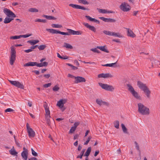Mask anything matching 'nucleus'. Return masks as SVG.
<instances>
[{
    "label": "nucleus",
    "mask_w": 160,
    "mask_h": 160,
    "mask_svg": "<svg viewBox=\"0 0 160 160\" xmlns=\"http://www.w3.org/2000/svg\"><path fill=\"white\" fill-rule=\"evenodd\" d=\"M120 9L124 12H128L131 9L130 6L127 3L124 2L120 6Z\"/></svg>",
    "instance_id": "423d86ee"
},
{
    "label": "nucleus",
    "mask_w": 160,
    "mask_h": 160,
    "mask_svg": "<svg viewBox=\"0 0 160 160\" xmlns=\"http://www.w3.org/2000/svg\"><path fill=\"white\" fill-rule=\"evenodd\" d=\"M10 153L12 155H17L18 153L16 152L14 149V147L13 146L12 148L9 151Z\"/></svg>",
    "instance_id": "4be33fe9"
},
{
    "label": "nucleus",
    "mask_w": 160,
    "mask_h": 160,
    "mask_svg": "<svg viewBox=\"0 0 160 160\" xmlns=\"http://www.w3.org/2000/svg\"><path fill=\"white\" fill-rule=\"evenodd\" d=\"M67 64L68 66L71 67L72 69L73 70H77L78 68L77 67L72 65L71 64L69 63H67Z\"/></svg>",
    "instance_id": "c03bdc74"
},
{
    "label": "nucleus",
    "mask_w": 160,
    "mask_h": 160,
    "mask_svg": "<svg viewBox=\"0 0 160 160\" xmlns=\"http://www.w3.org/2000/svg\"><path fill=\"white\" fill-rule=\"evenodd\" d=\"M117 61L116 62H115L114 63H112L110 64H107L104 65H102V66L106 67H117V66L115 65Z\"/></svg>",
    "instance_id": "b1692460"
},
{
    "label": "nucleus",
    "mask_w": 160,
    "mask_h": 160,
    "mask_svg": "<svg viewBox=\"0 0 160 160\" xmlns=\"http://www.w3.org/2000/svg\"><path fill=\"white\" fill-rule=\"evenodd\" d=\"M138 85L139 88L142 90L147 87L146 84L143 83L140 81L138 82Z\"/></svg>",
    "instance_id": "dca6fc26"
},
{
    "label": "nucleus",
    "mask_w": 160,
    "mask_h": 160,
    "mask_svg": "<svg viewBox=\"0 0 160 160\" xmlns=\"http://www.w3.org/2000/svg\"><path fill=\"white\" fill-rule=\"evenodd\" d=\"M32 51V49H30L27 50H24V52L26 53H29L30 52H31Z\"/></svg>",
    "instance_id": "e2e57ef3"
},
{
    "label": "nucleus",
    "mask_w": 160,
    "mask_h": 160,
    "mask_svg": "<svg viewBox=\"0 0 160 160\" xmlns=\"http://www.w3.org/2000/svg\"><path fill=\"white\" fill-rule=\"evenodd\" d=\"M11 55L10 58V63L11 65H12L16 60V52L15 51V48L12 46L11 47Z\"/></svg>",
    "instance_id": "20e7f679"
},
{
    "label": "nucleus",
    "mask_w": 160,
    "mask_h": 160,
    "mask_svg": "<svg viewBox=\"0 0 160 160\" xmlns=\"http://www.w3.org/2000/svg\"><path fill=\"white\" fill-rule=\"evenodd\" d=\"M91 147H89L88 148V149H87L86 152H85L84 156H86V158H88V156L90 155V154L91 152Z\"/></svg>",
    "instance_id": "412c9836"
},
{
    "label": "nucleus",
    "mask_w": 160,
    "mask_h": 160,
    "mask_svg": "<svg viewBox=\"0 0 160 160\" xmlns=\"http://www.w3.org/2000/svg\"><path fill=\"white\" fill-rule=\"evenodd\" d=\"M63 47H66L67 48H69L70 49H72L73 48L72 46L70 44L67 43L66 42H64V45L63 46Z\"/></svg>",
    "instance_id": "7c9ffc66"
},
{
    "label": "nucleus",
    "mask_w": 160,
    "mask_h": 160,
    "mask_svg": "<svg viewBox=\"0 0 160 160\" xmlns=\"http://www.w3.org/2000/svg\"><path fill=\"white\" fill-rule=\"evenodd\" d=\"M59 89L58 86L57 85L52 88V90L54 92H56L58 91Z\"/></svg>",
    "instance_id": "79ce46f5"
},
{
    "label": "nucleus",
    "mask_w": 160,
    "mask_h": 160,
    "mask_svg": "<svg viewBox=\"0 0 160 160\" xmlns=\"http://www.w3.org/2000/svg\"><path fill=\"white\" fill-rule=\"evenodd\" d=\"M13 20V18H6L4 20V22L5 23H8L10 22L12 20Z\"/></svg>",
    "instance_id": "c756f323"
},
{
    "label": "nucleus",
    "mask_w": 160,
    "mask_h": 160,
    "mask_svg": "<svg viewBox=\"0 0 160 160\" xmlns=\"http://www.w3.org/2000/svg\"><path fill=\"white\" fill-rule=\"evenodd\" d=\"M74 63H75L76 65L78 67L79 66V64L77 60H75L74 61Z\"/></svg>",
    "instance_id": "052dcab7"
},
{
    "label": "nucleus",
    "mask_w": 160,
    "mask_h": 160,
    "mask_svg": "<svg viewBox=\"0 0 160 160\" xmlns=\"http://www.w3.org/2000/svg\"><path fill=\"white\" fill-rule=\"evenodd\" d=\"M99 18L105 22H114L116 21L115 19L112 18H105L104 17H100Z\"/></svg>",
    "instance_id": "f8f14e48"
},
{
    "label": "nucleus",
    "mask_w": 160,
    "mask_h": 160,
    "mask_svg": "<svg viewBox=\"0 0 160 160\" xmlns=\"http://www.w3.org/2000/svg\"><path fill=\"white\" fill-rule=\"evenodd\" d=\"M127 85L128 88V90L130 92L132 96L136 99L141 100V97L139 95L138 93L134 90L133 87L129 84H127Z\"/></svg>",
    "instance_id": "7ed1b4c3"
},
{
    "label": "nucleus",
    "mask_w": 160,
    "mask_h": 160,
    "mask_svg": "<svg viewBox=\"0 0 160 160\" xmlns=\"http://www.w3.org/2000/svg\"><path fill=\"white\" fill-rule=\"evenodd\" d=\"M79 137V135L77 134H76L74 136V137H73V139L74 140H75L76 139H77L78 138V137Z\"/></svg>",
    "instance_id": "69168bd1"
},
{
    "label": "nucleus",
    "mask_w": 160,
    "mask_h": 160,
    "mask_svg": "<svg viewBox=\"0 0 160 160\" xmlns=\"http://www.w3.org/2000/svg\"><path fill=\"white\" fill-rule=\"evenodd\" d=\"M85 17L87 18V19H88L90 21H93L97 22L98 24H100V22L99 21H98V20L96 19L95 18H92L90 16L87 15Z\"/></svg>",
    "instance_id": "a211bd4d"
},
{
    "label": "nucleus",
    "mask_w": 160,
    "mask_h": 160,
    "mask_svg": "<svg viewBox=\"0 0 160 160\" xmlns=\"http://www.w3.org/2000/svg\"><path fill=\"white\" fill-rule=\"evenodd\" d=\"M14 111V110L10 108H8L7 109H6L5 110V112H11Z\"/></svg>",
    "instance_id": "603ef678"
},
{
    "label": "nucleus",
    "mask_w": 160,
    "mask_h": 160,
    "mask_svg": "<svg viewBox=\"0 0 160 160\" xmlns=\"http://www.w3.org/2000/svg\"><path fill=\"white\" fill-rule=\"evenodd\" d=\"M113 76L110 73H104V78H111Z\"/></svg>",
    "instance_id": "72a5a7b5"
},
{
    "label": "nucleus",
    "mask_w": 160,
    "mask_h": 160,
    "mask_svg": "<svg viewBox=\"0 0 160 160\" xmlns=\"http://www.w3.org/2000/svg\"><path fill=\"white\" fill-rule=\"evenodd\" d=\"M68 77L71 78H74L75 79V78H76V77L70 74H69L68 75Z\"/></svg>",
    "instance_id": "bf43d9fd"
},
{
    "label": "nucleus",
    "mask_w": 160,
    "mask_h": 160,
    "mask_svg": "<svg viewBox=\"0 0 160 160\" xmlns=\"http://www.w3.org/2000/svg\"><path fill=\"white\" fill-rule=\"evenodd\" d=\"M36 66H37V67H43L42 62H41L40 63H38L37 62V64H36Z\"/></svg>",
    "instance_id": "6e6d98bb"
},
{
    "label": "nucleus",
    "mask_w": 160,
    "mask_h": 160,
    "mask_svg": "<svg viewBox=\"0 0 160 160\" xmlns=\"http://www.w3.org/2000/svg\"><path fill=\"white\" fill-rule=\"evenodd\" d=\"M112 36L115 37H118L119 38L122 37V36L119 33H116L115 32H112Z\"/></svg>",
    "instance_id": "473e14b6"
},
{
    "label": "nucleus",
    "mask_w": 160,
    "mask_h": 160,
    "mask_svg": "<svg viewBox=\"0 0 160 160\" xmlns=\"http://www.w3.org/2000/svg\"><path fill=\"white\" fill-rule=\"evenodd\" d=\"M32 34H28L25 35H20V38H26L32 36Z\"/></svg>",
    "instance_id": "a18cd8bd"
},
{
    "label": "nucleus",
    "mask_w": 160,
    "mask_h": 160,
    "mask_svg": "<svg viewBox=\"0 0 160 160\" xmlns=\"http://www.w3.org/2000/svg\"><path fill=\"white\" fill-rule=\"evenodd\" d=\"M69 6L71 7L72 8H75L76 9H81L83 10H86L87 11H89L90 9L88 8H86L83 7L81 6L80 5L77 4H70Z\"/></svg>",
    "instance_id": "9d476101"
},
{
    "label": "nucleus",
    "mask_w": 160,
    "mask_h": 160,
    "mask_svg": "<svg viewBox=\"0 0 160 160\" xmlns=\"http://www.w3.org/2000/svg\"><path fill=\"white\" fill-rule=\"evenodd\" d=\"M98 12L102 13H107V10L105 9L98 8Z\"/></svg>",
    "instance_id": "4c0bfd02"
},
{
    "label": "nucleus",
    "mask_w": 160,
    "mask_h": 160,
    "mask_svg": "<svg viewBox=\"0 0 160 160\" xmlns=\"http://www.w3.org/2000/svg\"><path fill=\"white\" fill-rule=\"evenodd\" d=\"M83 24L85 26L88 28L89 30L94 32H96V29L94 27L90 25L87 23H83Z\"/></svg>",
    "instance_id": "4468645a"
},
{
    "label": "nucleus",
    "mask_w": 160,
    "mask_h": 160,
    "mask_svg": "<svg viewBox=\"0 0 160 160\" xmlns=\"http://www.w3.org/2000/svg\"><path fill=\"white\" fill-rule=\"evenodd\" d=\"M96 102L100 106L102 105H105L107 106H108L109 105V103L108 102L103 101L99 99H97Z\"/></svg>",
    "instance_id": "ddd939ff"
},
{
    "label": "nucleus",
    "mask_w": 160,
    "mask_h": 160,
    "mask_svg": "<svg viewBox=\"0 0 160 160\" xmlns=\"http://www.w3.org/2000/svg\"><path fill=\"white\" fill-rule=\"evenodd\" d=\"M20 38V36H11L10 37V39H19Z\"/></svg>",
    "instance_id": "a19ab883"
},
{
    "label": "nucleus",
    "mask_w": 160,
    "mask_h": 160,
    "mask_svg": "<svg viewBox=\"0 0 160 160\" xmlns=\"http://www.w3.org/2000/svg\"><path fill=\"white\" fill-rule=\"evenodd\" d=\"M26 127L29 137L30 138L34 137L35 135V132L32 128L30 127L28 123H27Z\"/></svg>",
    "instance_id": "0eeeda50"
},
{
    "label": "nucleus",
    "mask_w": 160,
    "mask_h": 160,
    "mask_svg": "<svg viewBox=\"0 0 160 160\" xmlns=\"http://www.w3.org/2000/svg\"><path fill=\"white\" fill-rule=\"evenodd\" d=\"M3 12L9 17L15 18L16 17L15 14L9 9L4 8Z\"/></svg>",
    "instance_id": "6e6552de"
},
{
    "label": "nucleus",
    "mask_w": 160,
    "mask_h": 160,
    "mask_svg": "<svg viewBox=\"0 0 160 160\" xmlns=\"http://www.w3.org/2000/svg\"><path fill=\"white\" fill-rule=\"evenodd\" d=\"M62 101L60 100L57 102V105L60 108H62L63 107L64 104L63 103Z\"/></svg>",
    "instance_id": "c85d7f7f"
},
{
    "label": "nucleus",
    "mask_w": 160,
    "mask_h": 160,
    "mask_svg": "<svg viewBox=\"0 0 160 160\" xmlns=\"http://www.w3.org/2000/svg\"><path fill=\"white\" fill-rule=\"evenodd\" d=\"M15 143L16 144V145H17V146L18 147H20V148H21V146L20 145V144L19 143L17 142L16 140H15Z\"/></svg>",
    "instance_id": "338daca9"
},
{
    "label": "nucleus",
    "mask_w": 160,
    "mask_h": 160,
    "mask_svg": "<svg viewBox=\"0 0 160 160\" xmlns=\"http://www.w3.org/2000/svg\"><path fill=\"white\" fill-rule=\"evenodd\" d=\"M143 91H144L147 98L150 99V93L151 92L149 90V89L147 87V88L143 90Z\"/></svg>",
    "instance_id": "2eb2a0df"
},
{
    "label": "nucleus",
    "mask_w": 160,
    "mask_h": 160,
    "mask_svg": "<svg viewBox=\"0 0 160 160\" xmlns=\"http://www.w3.org/2000/svg\"><path fill=\"white\" fill-rule=\"evenodd\" d=\"M44 103H45V104H44L43 106L45 108V109H48L49 107H48V104L46 103V102H45Z\"/></svg>",
    "instance_id": "4d7b16f0"
},
{
    "label": "nucleus",
    "mask_w": 160,
    "mask_h": 160,
    "mask_svg": "<svg viewBox=\"0 0 160 160\" xmlns=\"http://www.w3.org/2000/svg\"><path fill=\"white\" fill-rule=\"evenodd\" d=\"M28 11L32 12H38V9L34 8H31L28 10Z\"/></svg>",
    "instance_id": "2f4dec72"
},
{
    "label": "nucleus",
    "mask_w": 160,
    "mask_h": 160,
    "mask_svg": "<svg viewBox=\"0 0 160 160\" xmlns=\"http://www.w3.org/2000/svg\"><path fill=\"white\" fill-rule=\"evenodd\" d=\"M121 126L123 132L125 133L128 134V132L127 129L125 127L124 124L123 123H122L121 125Z\"/></svg>",
    "instance_id": "cd10ccee"
},
{
    "label": "nucleus",
    "mask_w": 160,
    "mask_h": 160,
    "mask_svg": "<svg viewBox=\"0 0 160 160\" xmlns=\"http://www.w3.org/2000/svg\"><path fill=\"white\" fill-rule=\"evenodd\" d=\"M52 28H61L62 26L61 25L52 24L51 25Z\"/></svg>",
    "instance_id": "e433bc0d"
},
{
    "label": "nucleus",
    "mask_w": 160,
    "mask_h": 160,
    "mask_svg": "<svg viewBox=\"0 0 160 160\" xmlns=\"http://www.w3.org/2000/svg\"><path fill=\"white\" fill-rule=\"evenodd\" d=\"M106 46H97V48L100 49L102 51H103L107 53H109V51L106 48Z\"/></svg>",
    "instance_id": "6ab92c4d"
},
{
    "label": "nucleus",
    "mask_w": 160,
    "mask_h": 160,
    "mask_svg": "<svg viewBox=\"0 0 160 160\" xmlns=\"http://www.w3.org/2000/svg\"><path fill=\"white\" fill-rule=\"evenodd\" d=\"M127 30V35L128 36L132 37L135 38L136 37V35L129 28H126Z\"/></svg>",
    "instance_id": "f3484780"
},
{
    "label": "nucleus",
    "mask_w": 160,
    "mask_h": 160,
    "mask_svg": "<svg viewBox=\"0 0 160 160\" xmlns=\"http://www.w3.org/2000/svg\"><path fill=\"white\" fill-rule=\"evenodd\" d=\"M43 66H47L48 65V62H42Z\"/></svg>",
    "instance_id": "774afa93"
},
{
    "label": "nucleus",
    "mask_w": 160,
    "mask_h": 160,
    "mask_svg": "<svg viewBox=\"0 0 160 160\" xmlns=\"http://www.w3.org/2000/svg\"><path fill=\"white\" fill-rule=\"evenodd\" d=\"M103 32L106 35H109V33L110 31H108L104 30L103 31Z\"/></svg>",
    "instance_id": "680f3d73"
},
{
    "label": "nucleus",
    "mask_w": 160,
    "mask_h": 160,
    "mask_svg": "<svg viewBox=\"0 0 160 160\" xmlns=\"http://www.w3.org/2000/svg\"><path fill=\"white\" fill-rule=\"evenodd\" d=\"M98 78H104V73H102L101 74H99L98 75Z\"/></svg>",
    "instance_id": "13d9d810"
},
{
    "label": "nucleus",
    "mask_w": 160,
    "mask_h": 160,
    "mask_svg": "<svg viewBox=\"0 0 160 160\" xmlns=\"http://www.w3.org/2000/svg\"><path fill=\"white\" fill-rule=\"evenodd\" d=\"M75 80V81L74 82L76 83L80 82H86V80L84 78L80 76L76 77Z\"/></svg>",
    "instance_id": "9b49d317"
},
{
    "label": "nucleus",
    "mask_w": 160,
    "mask_h": 160,
    "mask_svg": "<svg viewBox=\"0 0 160 160\" xmlns=\"http://www.w3.org/2000/svg\"><path fill=\"white\" fill-rule=\"evenodd\" d=\"M36 62H30L25 64H24V67H28V66H36Z\"/></svg>",
    "instance_id": "aec40b11"
},
{
    "label": "nucleus",
    "mask_w": 160,
    "mask_h": 160,
    "mask_svg": "<svg viewBox=\"0 0 160 160\" xmlns=\"http://www.w3.org/2000/svg\"><path fill=\"white\" fill-rule=\"evenodd\" d=\"M42 17L46 18L48 20H54L56 19V18L53 16H48L45 15H43Z\"/></svg>",
    "instance_id": "bb28decb"
},
{
    "label": "nucleus",
    "mask_w": 160,
    "mask_h": 160,
    "mask_svg": "<svg viewBox=\"0 0 160 160\" xmlns=\"http://www.w3.org/2000/svg\"><path fill=\"white\" fill-rule=\"evenodd\" d=\"M9 82L12 85L21 89H24V86L19 82L16 81L9 80Z\"/></svg>",
    "instance_id": "1a4fd4ad"
},
{
    "label": "nucleus",
    "mask_w": 160,
    "mask_h": 160,
    "mask_svg": "<svg viewBox=\"0 0 160 160\" xmlns=\"http://www.w3.org/2000/svg\"><path fill=\"white\" fill-rule=\"evenodd\" d=\"M46 114L45 115V117H46L47 115H50V111L48 109H45Z\"/></svg>",
    "instance_id": "8fccbe9b"
},
{
    "label": "nucleus",
    "mask_w": 160,
    "mask_h": 160,
    "mask_svg": "<svg viewBox=\"0 0 160 160\" xmlns=\"http://www.w3.org/2000/svg\"><path fill=\"white\" fill-rule=\"evenodd\" d=\"M79 124L80 122H75L74 124V126L73 127L76 128L79 125Z\"/></svg>",
    "instance_id": "5fc2aeb1"
},
{
    "label": "nucleus",
    "mask_w": 160,
    "mask_h": 160,
    "mask_svg": "<svg viewBox=\"0 0 160 160\" xmlns=\"http://www.w3.org/2000/svg\"><path fill=\"white\" fill-rule=\"evenodd\" d=\"M97 48H92L90 49L91 51L93 52H97L98 53H100V52L97 49Z\"/></svg>",
    "instance_id": "37998d69"
},
{
    "label": "nucleus",
    "mask_w": 160,
    "mask_h": 160,
    "mask_svg": "<svg viewBox=\"0 0 160 160\" xmlns=\"http://www.w3.org/2000/svg\"><path fill=\"white\" fill-rule=\"evenodd\" d=\"M43 77H45L46 78H48L50 77V74H44L43 75Z\"/></svg>",
    "instance_id": "0e129e2a"
},
{
    "label": "nucleus",
    "mask_w": 160,
    "mask_h": 160,
    "mask_svg": "<svg viewBox=\"0 0 160 160\" xmlns=\"http://www.w3.org/2000/svg\"><path fill=\"white\" fill-rule=\"evenodd\" d=\"M80 3H82L83 4H88L89 2L86 0H77Z\"/></svg>",
    "instance_id": "f704fd0d"
},
{
    "label": "nucleus",
    "mask_w": 160,
    "mask_h": 160,
    "mask_svg": "<svg viewBox=\"0 0 160 160\" xmlns=\"http://www.w3.org/2000/svg\"><path fill=\"white\" fill-rule=\"evenodd\" d=\"M39 42V40H32L28 41L27 42L30 43L31 45H35Z\"/></svg>",
    "instance_id": "393cba45"
},
{
    "label": "nucleus",
    "mask_w": 160,
    "mask_h": 160,
    "mask_svg": "<svg viewBox=\"0 0 160 160\" xmlns=\"http://www.w3.org/2000/svg\"><path fill=\"white\" fill-rule=\"evenodd\" d=\"M31 150L32 151V153L33 156L35 157L38 156V155L37 153L35 152L32 148L31 149Z\"/></svg>",
    "instance_id": "de8ad7c7"
},
{
    "label": "nucleus",
    "mask_w": 160,
    "mask_h": 160,
    "mask_svg": "<svg viewBox=\"0 0 160 160\" xmlns=\"http://www.w3.org/2000/svg\"><path fill=\"white\" fill-rule=\"evenodd\" d=\"M76 129V128L72 126V127L69 131V133H73V132L75 131Z\"/></svg>",
    "instance_id": "49530a36"
},
{
    "label": "nucleus",
    "mask_w": 160,
    "mask_h": 160,
    "mask_svg": "<svg viewBox=\"0 0 160 160\" xmlns=\"http://www.w3.org/2000/svg\"><path fill=\"white\" fill-rule=\"evenodd\" d=\"M28 152H22L21 153V156L24 160H27L28 158Z\"/></svg>",
    "instance_id": "a878e982"
},
{
    "label": "nucleus",
    "mask_w": 160,
    "mask_h": 160,
    "mask_svg": "<svg viewBox=\"0 0 160 160\" xmlns=\"http://www.w3.org/2000/svg\"><path fill=\"white\" fill-rule=\"evenodd\" d=\"M46 47V45H42L39 46L38 48L39 50H44Z\"/></svg>",
    "instance_id": "58836bf2"
},
{
    "label": "nucleus",
    "mask_w": 160,
    "mask_h": 160,
    "mask_svg": "<svg viewBox=\"0 0 160 160\" xmlns=\"http://www.w3.org/2000/svg\"><path fill=\"white\" fill-rule=\"evenodd\" d=\"M68 32H62L53 29L47 28L46 30L50 33L52 34H58L59 33L62 35H81L82 32L80 31H75L70 29H67Z\"/></svg>",
    "instance_id": "f257e3e1"
},
{
    "label": "nucleus",
    "mask_w": 160,
    "mask_h": 160,
    "mask_svg": "<svg viewBox=\"0 0 160 160\" xmlns=\"http://www.w3.org/2000/svg\"><path fill=\"white\" fill-rule=\"evenodd\" d=\"M36 22H40L43 23H46L47 20L46 19H37L35 21Z\"/></svg>",
    "instance_id": "ea45409f"
},
{
    "label": "nucleus",
    "mask_w": 160,
    "mask_h": 160,
    "mask_svg": "<svg viewBox=\"0 0 160 160\" xmlns=\"http://www.w3.org/2000/svg\"><path fill=\"white\" fill-rule=\"evenodd\" d=\"M134 143L135 145V147H136L137 149L139 151H140L139 146L138 145V143L136 141H135Z\"/></svg>",
    "instance_id": "3c124183"
},
{
    "label": "nucleus",
    "mask_w": 160,
    "mask_h": 160,
    "mask_svg": "<svg viewBox=\"0 0 160 160\" xmlns=\"http://www.w3.org/2000/svg\"><path fill=\"white\" fill-rule=\"evenodd\" d=\"M114 126L117 129L119 128V122L118 120L115 121L114 122Z\"/></svg>",
    "instance_id": "c9c22d12"
},
{
    "label": "nucleus",
    "mask_w": 160,
    "mask_h": 160,
    "mask_svg": "<svg viewBox=\"0 0 160 160\" xmlns=\"http://www.w3.org/2000/svg\"><path fill=\"white\" fill-rule=\"evenodd\" d=\"M99 85L103 89L106 90L112 91L114 88L112 85H109L106 84H103L101 82H99Z\"/></svg>",
    "instance_id": "39448f33"
},
{
    "label": "nucleus",
    "mask_w": 160,
    "mask_h": 160,
    "mask_svg": "<svg viewBox=\"0 0 160 160\" xmlns=\"http://www.w3.org/2000/svg\"><path fill=\"white\" fill-rule=\"evenodd\" d=\"M51 85V83H47L44 84L43 86V87L45 88H47L48 87H50Z\"/></svg>",
    "instance_id": "864d4df0"
},
{
    "label": "nucleus",
    "mask_w": 160,
    "mask_h": 160,
    "mask_svg": "<svg viewBox=\"0 0 160 160\" xmlns=\"http://www.w3.org/2000/svg\"><path fill=\"white\" fill-rule=\"evenodd\" d=\"M138 112L143 115H149L150 113L149 109L142 103L138 104Z\"/></svg>",
    "instance_id": "f03ea898"
},
{
    "label": "nucleus",
    "mask_w": 160,
    "mask_h": 160,
    "mask_svg": "<svg viewBox=\"0 0 160 160\" xmlns=\"http://www.w3.org/2000/svg\"><path fill=\"white\" fill-rule=\"evenodd\" d=\"M45 117L46 120V121L47 124L49 126H50L51 124V122L50 120V118H51L50 115H47Z\"/></svg>",
    "instance_id": "5701e85b"
},
{
    "label": "nucleus",
    "mask_w": 160,
    "mask_h": 160,
    "mask_svg": "<svg viewBox=\"0 0 160 160\" xmlns=\"http://www.w3.org/2000/svg\"><path fill=\"white\" fill-rule=\"evenodd\" d=\"M92 138V137L91 136H89L87 140L86 141V142H84V145H87L88 144V143L89 142V141L91 140V139Z\"/></svg>",
    "instance_id": "09e8293b"
}]
</instances>
